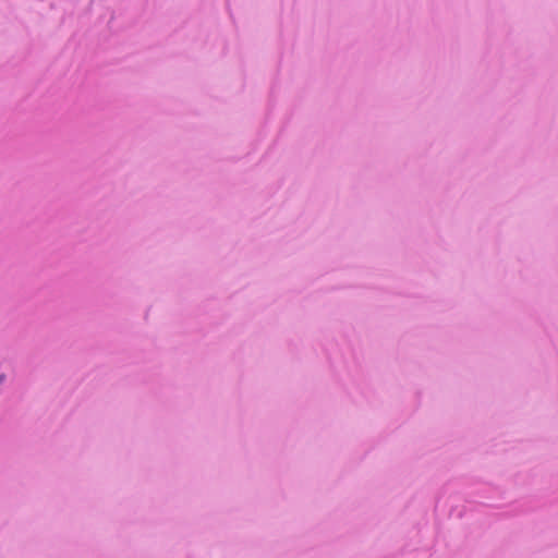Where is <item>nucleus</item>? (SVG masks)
I'll return each instance as SVG.
<instances>
[{
	"label": "nucleus",
	"mask_w": 558,
	"mask_h": 558,
	"mask_svg": "<svg viewBox=\"0 0 558 558\" xmlns=\"http://www.w3.org/2000/svg\"><path fill=\"white\" fill-rule=\"evenodd\" d=\"M2 379H3V377H2V376H0V383L2 381Z\"/></svg>",
	"instance_id": "nucleus-1"
}]
</instances>
